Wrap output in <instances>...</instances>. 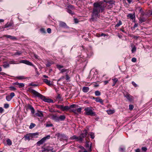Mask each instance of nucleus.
Returning <instances> with one entry per match:
<instances>
[{
	"label": "nucleus",
	"mask_w": 152,
	"mask_h": 152,
	"mask_svg": "<svg viewBox=\"0 0 152 152\" xmlns=\"http://www.w3.org/2000/svg\"><path fill=\"white\" fill-rule=\"evenodd\" d=\"M15 93L13 92H12L10 94V96L12 98L15 96Z\"/></svg>",
	"instance_id": "52"
},
{
	"label": "nucleus",
	"mask_w": 152,
	"mask_h": 152,
	"mask_svg": "<svg viewBox=\"0 0 152 152\" xmlns=\"http://www.w3.org/2000/svg\"><path fill=\"white\" fill-rule=\"evenodd\" d=\"M67 10V12L70 14L71 15L74 14V13L72 12L71 9H66Z\"/></svg>",
	"instance_id": "29"
},
{
	"label": "nucleus",
	"mask_w": 152,
	"mask_h": 152,
	"mask_svg": "<svg viewBox=\"0 0 152 152\" xmlns=\"http://www.w3.org/2000/svg\"><path fill=\"white\" fill-rule=\"evenodd\" d=\"M16 78L18 80H22L26 78L24 76H17L16 77Z\"/></svg>",
	"instance_id": "24"
},
{
	"label": "nucleus",
	"mask_w": 152,
	"mask_h": 152,
	"mask_svg": "<svg viewBox=\"0 0 152 152\" xmlns=\"http://www.w3.org/2000/svg\"><path fill=\"white\" fill-rule=\"evenodd\" d=\"M38 133H29V135L31 136V138H32L34 136L38 135Z\"/></svg>",
	"instance_id": "26"
},
{
	"label": "nucleus",
	"mask_w": 152,
	"mask_h": 152,
	"mask_svg": "<svg viewBox=\"0 0 152 152\" xmlns=\"http://www.w3.org/2000/svg\"><path fill=\"white\" fill-rule=\"evenodd\" d=\"M107 3L108 4H113L114 1L113 0H110L107 1Z\"/></svg>",
	"instance_id": "48"
},
{
	"label": "nucleus",
	"mask_w": 152,
	"mask_h": 152,
	"mask_svg": "<svg viewBox=\"0 0 152 152\" xmlns=\"http://www.w3.org/2000/svg\"><path fill=\"white\" fill-rule=\"evenodd\" d=\"M89 142L88 141H86V146L87 148H88L89 147V149L88 150L90 151H91V145L92 144V143H91V145L89 146Z\"/></svg>",
	"instance_id": "11"
},
{
	"label": "nucleus",
	"mask_w": 152,
	"mask_h": 152,
	"mask_svg": "<svg viewBox=\"0 0 152 152\" xmlns=\"http://www.w3.org/2000/svg\"><path fill=\"white\" fill-rule=\"evenodd\" d=\"M67 9H69L71 10H73L74 9V7L71 5H69L67 6Z\"/></svg>",
	"instance_id": "34"
},
{
	"label": "nucleus",
	"mask_w": 152,
	"mask_h": 152,
	"mask_svg": "<svg viewBox=\"0 0 152 152\" xmlns=\"http://www.w3.org/2000/svg\"><path fill=\"white\" fill-rule=\"evenodd\" d=\"M36 126L35 124H34L33 123H31L30 125L29 126V128L30 129H32L34 127Z\"/></svg>",
	"instance_id": "33"
},
{
	"label": "nucleus",
	"mask_w": 152,
	"mask_h": 152,
	"mask_svg": "<svg viewBox=\"0 0 152 152\" xmlns=\"http://www.w3.org/2000/svg\"><path fill=\"white\" fill-rule=\"evenodd\" d=\"M9 105L8 104H4V107L5 108H7L9 107Z\"/></svg>",
	"instance_id": "55"
},
{
	"label": "nucleus",
	"mask_w": 152,
	"mask_h": 152,
	"mask_svg": "<svg viewBox=\"0 0 152 152\" xmlns=\"http://www.w3.org/2000/svg\"><path fill=\"white\" fill-rule=\"evenodd\" d=\"M53 149V148L52 147H48L47 148H44L43 150L42 151V152L49 151H52Z\"/></svg>",
	"instance_id": "14"
},
{
	"label": "nucleus",
	"mask_w": 152,
	"mask_h": 152,
	"mask_svg": "<svg viewBox=\"0 0 152 152\" xmlns=\"http://www.w3.org/2000/svg\"><path fill=\"white\" fill-rule=\"evenodd\" d=\"M106 35L103 33H101V34H97V36L98 37H101V36H105Z\"/></svg>",
	"instance_id": "49"
},
{
	"label": "nucleus",
	"mask_w": 152,
	"mask_h": 152,
	"mask_svg": "<svg viewBox=\"0 0 152 152\" xmlns=\"http://www.w3.org/2000/svg\"><path fill=\"white\" fill-rule=\"evenodd\" d=\"M125 148L121 147L119 148V151L121 152H125Z\"/></svg>",
	"instance_id": "38"
},
{
	"label": "nucleus",
	"mask_w": 152,
	"mask_h": 152,
	"mask_svg": "<svg viewBox=\"0 0 152 152\" xmlns=\"http://www.w3.org/2000/svg\"><path fill=\"white\" fill-rule=\"evenodd\" d=\"M61 98V96L60 94H58V95L57 96V99H60Z\"/></svg>",
	"instance_id": "64"
},
{
	"label": "nucleus",
	"mask_w": 152,
	"mask_h": 152,
	"mask_svg": "<svg viewBox=\"0 0 152 152\" xmlns=\"http://www.w3.org/2000/svg\"><path fill=\"white\" fill-rule=\"evenodd\" d=\"M59 26L60 27L62 28H67L66 24V23L60 21L59 24Z\"/></svg>",
	"instance_id": "10"
},
{
	"label": "nucleus",
	"mask_w": 152,
	"mask_h": 152,
	"mask_svg": "<svg viewBox=\"0 0 152 152\" xmlns=\"http://www.w3.org/2000/svg\"><path fill=\"white\" fill-rule=\"evenodd\" d=\"M51 30L50 28H48L47 29V31L48 33L50 34L51 33Z\"/></svg>",
	"instance_id": "62"
},
{
	"label": "nucleus",
	"mask_w": 152,
	"mask_h": 152,
	"mask_svg": "<svg viewBox=\"0 0 152 152\" xmlns=\"http://www.w3.org/2000/svg\"><path fill=\"white\" fill-rule=\"evenodd\" d=\"M88 133L87 131L86 130H85L83 132L81 133L79 136V141L82 142L83 140V138L85 137L87 135Z\"/></svg>",
	"instance_id": "6"
},
{
	"label": "nucleus",
	"mask_w": 152,
	"mask_h": 152,
	"mask_svg": "<svg viewBox=\"0 0 152 152\" xmlns=\"http://www.w3.org/2000/svg\"><path fill=\"white\" fill-rule=\"evenodd\" d=\"M45 126L46 127H50V126H53V125L52 124H46Z\"/></svg>",
	"instance_id": "47"
},
{
	"label": "nucleus",
	"mask_w": 152,
	"mask_h": 152,
	"mask_svg": "<svg viewBox=\"0 0 152 152\" xmlns=\"http://www.w3.org/2000/svg\"><path fill=\"white\" fill-rule=\"evenodd\" d=\"M63 105H60L56 104V107L58 109H60L61 110H62V108Z\"/></svg>",
	"instance_id": "35"
},
{
	"label": "nucleus",
	"mask_w": 152,
	"mask_h": 152,
	"mask_svg": "<svg viewBox=\"0 0 152 152\" xmlns=\"http://www.w3.org/2000/svg\"><path fill=\"white\" fill-rule=\"evenodd\" d=\"M124 96L126 97V99L130 102H132L133 101L134 99L133 97L130 95L129 94L126 93V94H124Z\"/></svg>",
	"instance_id": "7"
},
{
	"label": "nucleus",
	"mask_w": 152,
	"mask_h": 152,
	"mask_svg": "<svg viewBox=\"0 0 152 152\" xmlns=\"http://www.w3.org/2000/svg\"><path fill=\"white\" fill-rule=\"evenodd\" d=\"M50 115L52 116V119L56 122L64 121L66 118L64 115H61L59 116H57L56 115L53 114H50Z\"/></svg>",
	"instance_id": "3"
},
{
	"label": "nucleus",
	"mask_w": 152,
	"mask_h": 152,
	"mask_svg": "<svg viewBox=\"0 0 152 152\" xmlns=\"http://www.w3.org/2000/svg\"><path fill=\"white\" fill-rule=\"evenodd\" d=\"M147 19L145 18L144 17L142 16V17H140L139 18V23H142V22H144L146 21Z\"/></svg>",
	"instance_id": "15"
},
{
	"label": "nucleus",
	"mask_w": 152,
	"mask_h": 152,
	"mask_svg": "<svg viewBox=\"0 0 152 152\" xmlns=\"http://www.w3.org/2000/svg\"><path fill=\"white\" fill-rule=\"evenodd\" d=\"M95 94L96 96H99L101 95V93L99 91H96L95 92Z\"/></svg>",
	"instance_id": "30"
},
{
	"label": "nucleus",
	"mask_w": 152,
	"mask_h": 152,
	"mask_svg": "<svg viewBox=\"0 0 152 152\" xmlns=\"http://www.w3.org/2000/svg\"><path fill=\"white\" fill-rule=\"evenodd\" d=\"M29 91L30 92L32 93L35 96L40 98L44 101L48 103H53V101L51 99H46L45 97L35 90L31 89V88H29Z\"/></svg>",
	"instance_id": "2"
},
{
	"label": "nucleus",
	"mask_w": 152,
	"mask_h": 152,
	"mask_svg": "<svg viewBox=\"0 0 152 152\" xmlns=\"http://www.w3.org/2000/svg\"><path fill=\"white\" fill-rule=\"evenodd\" d=\"M136 48L135 46H134L132 50V53H134L136 51Z\"/></svg>",
	"instance_id": "45"
},
{
	"label": "nucleus",
	"mask_w": 152,
	"mask_h": 152,
	"mask_svg": "<svg viewBox=\"0 0 152 152\" xmlns=\"http://www.w3.org/2000/svg\"><path fill=\"white\" fill-rule=\"evenodd\" d=\"M22 52L21 51H17L15 53V55H20L22 54Z\"/></svg>",
	"instance_id": "44"
},
{
	"label": "nucleus",
	"mask_w": 152,
	"mask_h": 152,
	"mask_svg": "<svg viewBox=\"0 0 152 152\" xmlns=\"http://www.w3.org/2000/svg\"><path fill=\"white\" fill-rule=\"evenodd\" d=\"M40 31L42 33H46V32L45 30V28H42L40 29Z\"/></svg>",
	"instance_id": "36"
},
{
	"label": "nucleus",
	"mask_w": 152,
	"mask_h": 152,
	"mask_svg": "<svg viewBox=\"0 0 152 152\" xmlns=\"http://www.w3.org/2000/svg\"><path fill=\"white\" fill-rule=\"evenodd\" d=\"M107 5V3H104L103 1L94 3L91 19L93 20L95 18L97 17L100 12H102Z\"/></svg>",
	"instance_id": "1"
},
{
	"label": "nucleus",
	"mask_w": 152,
	"mask_h": 152,
	"mask_svg": "<svg viewBox=\"0 0 152 152\" xmlns=\"http://www.w3.org/2000/svg\"><path fill=\"white\" fill-rule=\"evenodd\" d=\"M9 88L11 90H16V88L13 86H10L9 87Z\"/></svg>",
	"instance_id": "57"
},
{
	"label": "nucleus",
	"mask_w": 152,
	"mask_h": 152,
	"mask_svg": "<svg viewBox=\"0 0 152 152\" xmlns=\"http://www.w3.org/2000/svg\"><path fill=\"white\" fill-rule=\"evenodd\" d=\"M95 101L96 102H99L102 104H103V100L99 97H96Z\"/></svg>",
	"instance_id": "20"
},
{
	"label": "nucleus",
	"mask_w": 152,
	"mask_h": 152,
	"mask_svg": "<svg viewBox=\"0 0 152 152\" xmlns=\"http://www.w3.org/2000/svg\"><path fill=\"white\" fill-rule=\"evenodd\" d=\"M129 109L130 110H132L134 108V106L132 104H130L129 106Z\"/></svg>",
	"instance_id": "46"
},
{
	"label": "nucleus",
	"mask_w": 152,
	"mask_h": 152,
	"mask_svg": "<svg viewBox=\"0 0 152 152\" xmlns=\"http://www.w3.org/2000/svg\"><path fill=\"white\" fill-rule=\"evenodd\" d=\"M90 136H91V138L92 139H93L94 138V134L91 133V134H90Z\"/></svg>",
	"instance_id": "59"
},
{
	"label": "nucleus",
	"mask_w": 152,
	"mask_h": 152,
	"mask_svg": "<svg viewBox=\"0 0 152 152\" xmlns=\"http://www.w3.org/2000/svg\"><path fill=\"white\" fill-rule=\"evenodd\" d=\"M42 80L47 85L49 86L52 85V84L50 83V80H49L46 79H42Z\"/></svg>",
	"instance_id": "12"
},
{
	"label": "nucleus",
	"mask_w": 152,
	"mask_h": 152,
	"mask_svg": "<svg viewBox=\"0 0 152 152\" xmlns=\"http://www.w3.org/2000/svg\"><path fill=\"white\" fill-rule=\"evenodd\" d=\"M27 109L30 110L32 114H34L35 113V110L32 105L30 104H28L26 107Z\"/></svg>",
	"instance_id": "8"
},
{
	"label": "nucleus",
	"mask_w": 152,
	"mask_h": 152,
	"mask_svg": "<svg viewBox=\"0 0 152 152\" xmlns=\"http://www.w3.org/2000/svg\"><path fill=\"white\" fill-rule=\"evenodd\" d=\"M141 149L144 152H146L147 150V148L146 147H143Z\"/></svg>",
	"instance_id": "54"
},
{
	"label": "nucleus",
	"mask_w": 152,
	"mask_h": 152,
	"mask_svg": "<svg viewBox=\"0 0 152 152\" xmlns=\"http://www.w3.org/2000/svg\"><path fill=\"white\" fill-rule=\"evenodd\" d=\"M71 139L72 140H74L75 139H77V141H79V136L77 137L75 135L73 136L71 138Z\"/></svg>",
	"instance_id": "23"
},
{
	"label": "nucleus",
	"mask_w": 152,
	"mask_h": 152,
	"mask_svg": "<svg viewBox=\"0 0 152 152\" xmlns=\"http://www.w3.org/2000/svg\"><path fill=\"white\" fill-rule=\"evenodd\" d=\"M9 64H8V63H5L3 65V66L4 68H7L9 66Z\"/></svg>",
	"instance_id": "31"
},
{
	"label": "nucleus",
	"mask_w": 152,
	"mask_h": 152,
	"mask_svg": "<svg viewBox=\"0 0 152 152\" xmlns=\"http://www.w3.org/2000/svg\"><path fill=\"white\" fill-rule=\"evenodd\" d=\"M9 63L10 64H17L18 63H17L14 60L10 61H9Z\"/></svg>",
	"instance_id": "32"
},
{
	"label": "nucleus",
	"mask_w": 152,
	"mask_h": 152,
	"mask_svg": "<svg viewBox=\"0 0 152 152\" xmlns=\"http://www.w3.org/2000/svg\"><path fill=\"white\" fill-rule=\"evenodd\" d=\"M122 22L120 20H119L118 22L115 25V27H118L120 25H122Z\"/></svg>",
	"instance_id": "27"
},
{
	"label": "nucleus",
	"mask_w": 152,
	"mask_h": 152,
	"mask_svg": "<svg viewBox=\"0 0 152 152\" xmlns=\"http://www.w3.org/2000/svg\"><path fill=\"white\" fill-rule=\"evenodd\" d=\"M76 105L75 104H72L69 107H70V109L71 108H75L76 107Z\"/></svg>",
	"instance_id": "50"
},
{
	"label": "nucleus",
	"mask_w": 152,
	"mask_h": 152,
	"mask_svg": "<svg viewBox=\"0 0 152 152\" xmlns=\"http://www.w3.org/2000/svg\"><path fill=\"white\" fill-rule=\"evenodd\" d=\"M137 59L135 58H133L132 59V61L133 62H135L136 61Z\"/></svg>",
	"instance_id": "58"
},
{
	"label": "nucleus",
	"mask_w": 152,
	"mask_h": 152,
	"mask_svg": "<svg viewBox=\"0 0 152 152\" xmlns=\"http://www.w3.org/2000/svg\"><path fill=\"white\" fill-rule=\"evenodd\" d=\"M4 36L5 37H7V38H10L11 39L13 40H16L17 39L14 36H12L10 35H4Z\"/></svg>",
	"instance_id": "13"
},
{
	"label": "nucleus",
	"mask_w": 152,
	"mask_h": 152,
	"mask_svg": "<svg viewBox=\"0 0 152 152\" xmlns=\"http://www.w3.org/2000/svg\"><path fill=\"white\" fill-rule=\"evenodd\" d=\"M6 99L7 101H9L12 99V98L10 96H6Z\"/></svg>",
	"instance_id": "41"
},
{
	"label": "nucleus",
	"mask_w": 152,
	"mask_h": 152,
	"mask_svg": "<svg viewBox=\"0 0 152 152\" xmlns=\"http://www.w3.org/2000/svg\"><path fill=\"white\" fill-rule=\"evenodd\" d=\"M35 115L36 116L39 117L43 116V114L42 111H38L37 113H36Z\"/></svg>",
	"instance_id": "19"
},
{
	"label": "nucleus",
	"mask_w": 152,
	"mask_h": 152,
	"mask_svg": "<svg viewBox=\"0 0 152 152\" xmlns=\"http://www.w3.org/2000/svg\"><path fill=\"white\" fill-rule=\"evenodd\" d=\"M56 136L60 139H65L66 138V136L64 134H60L59 133L56 134Z\"/></svg>",
	"instance_id": "9"
},
{
	"label": "nucleus",
	"mask_w": 152,
	"mask_h": 152,
	"mask_svg": "<svg viewBox=\"0 0 152 152\" xmlns=\"http://www.w3.org/2000/svg\"><path fill=\"white\" fill-rule=\"evenodd\" d=\"M29 85L31 86H38V85L34 84L33 83H31L29 84Z\"/></svg>",
	"instance_id": "63"
},
{
	"label": "nucleus",
	"mask_w": 152,
	"mask_h": 152,
	"mask_svg": "<svg viewBox=\"0 0 152 152\" xmlns=\"http://www.w3.org/2000/svg\"><path fill=\"white\" fill-rule=\"evenodd\" d=\"M27 65H29L31 66H33V65L29 61H27L26 64Z\"/></svg>",
	"instance_id": "42"
},
{
	"label": "nucleus",
	"mask_w": 152,
	"mask_h": 152,
	"mask_svg": "<svg viewBox=\"0 0 152 152\" xmlns=\"http://www.w3.org/2000/svg\"><path fill=\"white\" fill-rule=\"evenodd\" d=\"M50 137V136L48 135L43 137L37 142V145L38 146H40L42 144L45 142L46 139H49Z\"/></svg>",
	"instance_id": "5"
},
{
	"label": "nucleus",
	"mask_w": 152,
	"mask_h": 152,
	"mask_svg": "<svg viewBox=\"0 0 152 152\" xmlns=\"http://www.w3.org/2000/svg\"><path fill=\"white\" fill-rule=\"evenodd\" d=\"M128 17L129 18L131 19H133L135 17V15H133L132 14H129L127 15Z\"/></svg>",
	"instance_id": "22"
},
{
	"label": "nucleus",
	"mask_w": 152,
	"mask_h": 152,
	"mask_svg": "<svg viewBox=\"0 0 152 152\" xmlns=\"http://www.w3.org/2000/svg\"><path fill=\"white\" fill-rule=\"evenodd\" d=\"M84 110L86 112V114L88 115L91 116H96L95 113L93 111L92 109L90 107H87Z\"/></svg>",
	"instance_id": "4"
},
{
	"label": "nucleus",
	"mask_w": 152,
	"mask_h": 152,
	"mask_svg": "<svg viewBox=\"0 0 152 152\" xmlns=\"http://www.w3.org/2000/svg\"><path fill=\"white\" fill-rule=\"evenodd\" d=\"M56 66L57 68H58L59 69H61L62 68L64 67V66H63L60 65H57Z\"/></svg>",
	"instance_id": "43"
},
{
	"label": "nucleus",
	"mask_w": 152,
	"mask_h": 152,
	"mask_svg": "<svg viewBox=\"0 0 152 152\" xmlns=\"http://www.w3.org/2000/svg\"><path fill=\"white\" fill-rule=\"evenodd\" d=\"M51 63H51L50 62L48 61L47 63L46 64V66L47 67L50 66L51 64H53V62H52Z\"/></svg>",
	"instance_id": "40"
},
{
	"label": "nucleus",
	"mask_w": 152,
	"mask_h": 152,
	"mask_svg": "<svg viewBox=\"0 0 152 152\" xmlns=\"http://www.w3.org/2000/svg\"><path fill=\"white\" fill-rule=\"evenodd\" d=\"M132 83L134 87H136L137 86V85L134 82H132Z\"/></svg>",
	"instance_id": "60"
},
{
	"label": "nucleus",
	"mask_w": 152,
	"mask_h": 152,
	"mask_svg": "<svg viewBox=\"0 0 152 152\" xmlns=\"http://www.w3.org/2000/svg\"><path fill=\"white\" fill-rule=\"evenodd\" d=\"M66 80H69L70 78V77L69 76V75L68 74V73L67 72H66Z\"/></svg>",
	"instance_id": "39"
},
{
	"label": "nucleus",
	"mask_w": 152,
	"mask_h": 152,
	"mask_svg": "<svg viewBox=\"0 0 152 152\" xmlns=\"http://www.w3.org/2000/svg\"><path fill=\"white\" fill-rule=\"evenodd\" d=\"M81 108H78L77 110V112L78 113H81Z\"/></svg>",
	"instance_id": "61"
},
{
	"label": "nucleus",
	"mask_w": 152,
	"mask_h": 152,
	"mask_svg": "<svg viewBox=\"0 0 152 152\" xmlns=\"http://www.w3.org/2000/svg\"><path fill=\"white\" fill-rule=\"evenodd\" d=\"M24 138H25V140H29L31 138V136L30 135H29V133L28 134H26V135H25Z\"/></svg>",
	"instance_id": "16"
},
{
	"label": "nucleus",
	"mask_w": 152,
	"mask_h": 152,
	"mask_svg": "<svg viewBox=\"0 0 152 152\" xmlns=\"http://www.w3.org/2000/svg\"><path fill=\"white\" fill-rule=\"evenodd\" d=\"M27 60H22L20 61V63H23L25 64H26V61Z\"/></svg>",
	"instance_id": "56"
},
{
	"label": "nucleus",
	"mask_w": 152,
	"mask_h": 152,
	"mask_svg": "<svg viewBox=\"0 0 152 152\" xmlns=\"http://www.w3.org/2000/svg\"><path fill=\"white\" fill-rule=\"evenodd\" d=\"M107 112L108 114H111L113 113L114 111L113 110H109L107 111Z\"/></svg>",
	"instance_id": "37"
},
{
	"label": "nucleus",
	"mask_w": 152,
	"mask_h": 152,
	"mask_svg": "<svg viewBox=\"0 0 152 152\" xmlns=\"http://www.w3.org/2000/svg\"><path fill=\"white\" fill-rule=\"evenodd\" d=\"M113 4H109L108 5V8H111L113 7Z\"/></svg>",
	"instance_id": "53"
},
{
	"label": "nucleus",
	"mask_w": 152,
	"mask_h": 152,
	"mask_svg": "<svg viewBox=\"0 0 152 152\" xmlns=\"http://www.w3.org/2000/svg\"><path fill=\"white\" fill-rule=\"evenodd\" d=\"M14 84L19 86L20 88H22L24 86V84L23 83H19L18 82H16L14 83Z\"/></svg>",
	"instance_id": "18"
},
{
	"label": "nucleus",
	"mask_w": 152,
	"mask_h": 152,
	"mask_svg": "<svg viewBox=\"0 0 152 152\" xmlns=\"http://www.w3.org/2000/svg\"><path fill=\"white\" fill-rule=\"evenodd\" d=\"M69 72V70L68 69H63L61 70L60 73H63L64 72H66L68 73Z\"/></svg>",
	"instance_id": "25"
},
{
	"label": "nucleus",
	"mask_w": 152,
	"mask_h": 152,
	"mask_svg": "<svg viewBox=\"0 0 152 152\" xmlns=\"http://www.w3.org/2000/svg\"><path fill=\"white\" fill-rule=\"evenodd\" d=\"M89 90V88L88 87H83V91L85 93L87 92Z\"/></svg>",
	"instance_id": "17"
},
{
	"label": "nucleus",
	"mask_w": 152,
	"mask_h": 152,
	"mask_svg": "<svg viewBox=\"0 0 152 152\" xmlns=\"http://www.w3.org/2000/svg\"><path fill=\"white\" fill-rule=\"evenodd\" d=\"M7 144L9 145H12V142L11 141V140L9 139H8L7 140Z\"/></svg>",
	"instance_id": "28"
},
{
	"label": "nucleus",
	"mask_w": 152,
	"mask_h": 152,
	"mask_svg": "<svg viewBox=\"0 0 152 152\" xmlns=\"http://www.w3.org/2000/svg\"><path fill=\"white\" fill-rule=\"evenodd\" d=\"M7 25L9 27H10V26H12V24H13V23L12 22H10V23H8V22L7 23Z\"/></svg>",
	"instance_id": "51"
},
{
	"label": "nucleus",
	"mask_w": 152,
	"mask_h": 152,
	"mask_svg": "<svg viewBox=\"0 0 152 152\" xmlns=\"http://www.w3.org/2000/svg\"><path fill=\"white\" fill-rule=\"evenodd\" d=\"M70 109V107H69L68 106H64L63 105L62 108L61 110L63 111H67Z\"/></svg>",
	"instance_id": "21"
}]
</instances>
